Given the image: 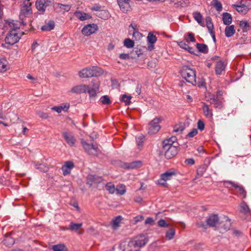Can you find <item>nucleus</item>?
Returning <instances> with one entry per match:
<instances>
[{"instance_id": "obj_64", "label": "nucleus", "mask_w": 251, "mask_h": 251, "mask_svg": "<svg viewBox=\"0 0 251 251\" xmlns=\"http://www.w3.org/2000/svg\"><path fill=\"white\" fill-rule=\"evenodd\" d=\"M185 163L187 165H192L195 164V160L193 158H188L185 160Z\"/></svg>"}, {"instance_id": "obj_12", "label": "nucleus", "mask_w": 251, "mask_h": 251, "mask_svg": "<svg viewBox=\"0 0 251 251\" xmlns=\"http://www.w3.org/2000/svg\"><path fill=\"white\" fill-rule=\"evenodd\" d=\"M98 29V26L95 24H89L85 25L82 29V33L85 36H89L94 33Z\"/></svg>"}, {"instance_id": "obj_40", "label": "nucleus", "mask_w": 251, "mask_h": 251, "mask_svg": "<svg viewBox=\"0 0 251 251\" xmlns=\"http://www.w3.org/2000/svg\"><path fill=\"white\" fill-rule=\"evenodd\" d=\"M232 6L235 8L239 13L241 14H245L247 13L246 9L244 4H242L241 5L234 4L232 5Z\"/></svg>"}, {"instance_id": "obj_10", "label": "nucleus", "mask_w": 251, "mask_h": 251, "mask_svg": "<svg viewBox=\"0 0 251 251\" xmlns=\"http://www.w3.org/2000/svg\"><path fill=\"white\" fill-rule=\"evenodd\" d=\"M62 134L64 139L70 146H75L76 142V139L72 132L65 131L62 132Z\"/></svg>"}, {"instance_id": "obj_61", "label": "nucleus", "mask_w": 251, "mask_h": 251, "mask_svg": "<svg viewBox=\"0 0 251 251\" xmlns=\"http://www.w3.org/2000/svg\"><path fill=\"white\" fill-rule=\"evenodd\" d=\"M129 26L132 27V28L135 31L133 32V36H135L136 34H137V35L141 34L139 32L137 31L138 29V26L137 25L131 24Z\"/></svg>"}, {"instance_id": "obj_59", "label": "nucleus", "mask_w": 251, "mask_h": 251, "mask_svg": "<svg viewBox=\"0 0 251 251\" xmlns=\"http://www.w3.org/2000/svg\"><path fill=\"white\" fill-rule=\"evenodd\" d=\"M37 114L39 116L40 118L42 119H47L49 117L48 114L45 112L38 111L37 112Z\"/></svg>"}, {"instance_id": "obj_60", "label": "nucleus", "mask_w": 251, "mask_h": 251, "mask_svg": "<svg viewBox=\"0 0 251 251\" xmlns=\"http://www.w3.org/2000/svg\"><path fill=\"white\" fill-rule=\"evenodd\" d=\"M198 133V130L196 128H194L192 129L191 131H190L188 134L186 135V138H192L196 135Z\"/></svg>"}, {"instance_id": "obj_56", "label": "nucleus", "mask_w": 251, "mask_h": 251, "mask_svg": "<svg viewBox=\"0 0 251 251\" xmlns=\"http://www.w3.org/2000/svg\"><path fill=\"white\" fill-rule=\"evenodd\" d=\"M36 168L41 172H47L48 171V167L43 164H39L36 165Z\"/></svg>"}, {"instance_id": "obj_14", "label": "nucleus", "mask_w": 251, "mask_h": 251, "mask_svg": "<svg viewBox=\"0 0 251 251\" xmlns=\"http://www.w3.org/2000/svg\"><path fill=\"white\" fill-rule=\"evenodd\" d=\"M71 7L70 5L62 4L60 3H56L53 5L54 10L57 13L68 12L70 10Z\"/></svg>"}, {"instance_id": "obj_48", "label": "nucleus", "mask_w": 251, "mask_h": 251, "mask_svg": "<svg viewBox=\"0 0 251 251\" xmlns=\"http://www.w3.org/2000/svg\"><path fill=\"white\" fill-rule=\"evenodd\" d=\"M100 101L101 103L105 105H109L111 103L109 97L107 95L102 96L100 99Z\"/></svg>"}, {"instance_id": "obj_1", "label": "nucleus", "mask_w": 251, "mask_h": 251, "mask_svg": "<svg viewBox=\"0 0 251 251\" xmlns=\"http://www.w3.org/2000/svg\"><path fill=\"white\" fill-rule=\"evenodd\" d=\"M180 74L187 82L195 85L196 83V75L195 70L187 66H184L180 71Z\"/></svg>"}, {"instance_id": "obj_53", "label": "nucleus", "mask_w": 251, "mask_h": 251, "mask_svg": "<svg viewBox=\"0 0 251 251\" xmlns=\"http://www.w3.org/2000/svg\"><path fill=\"white\" fill-rule=\"evenodd\" d=\"M213 5L216 10L220 12L222 10V5L221 2L218 0H213Z\"/></svg>"}, {"instance_id": "obj_35", "label": "nucleus", "mask_w": 251, "mask_h": 251, "mask_svg": "<svg viewBox=\"0 0 251 251\" xmlns=\"http://www.w3.org/2000/svg\"><path fill=\"white\" fill-rule=\"evenodd\" d=\"M82 225V223H71L69 228H66L67 230H71L72 231H78Z\"/></svg>"}, {"instance_id": "obj_19", "label": "nucleus", "mask_w": 251, "mask_h": 251, "mask_svg": "<svg viewBox=\"0 0 251 251\" xmlns=\"http://www.w3.org/2000/svg\"><path fill=\"white\" fill-rule=\"evenodd\" d=\"M70 107L69 103H63L59 106L52 107L51 109L52 110L60 113L62 111L67 112Z\"/></svg>"}, {"instance_id": "obj_30", "label": "nucleus", "mask_w": 251, "mask_h": 251, "mask_svg": "<svg viewBox=\"0 0 251 251\" xmlns=\"http://www.w3.org/2000/svg\"><path fill=\"white\" fill-rule=\"evenodd\" d=\"M53 251H68V249L64 244H59L53 245L51 248Z\"/></svg>"}, {"instance_id": "obj_24", "label": "nucleus", "mask_w": 251, "mask_h": 251, "mask_svg": "<svg viewBox=\"0 0 251 251\" xmlns=\"http://www.w3.org/2000/svg\"><path fill=\"white\" fill-rule=\"evenodd\" d=\"M226 64L222 60L217 61L215 67V72L217 75H221L223 71L225 70Z\"/></svg>"}, {"instance_id": "obj_3", "label": "nucleus", "mask_w": 251, "mask_h": 251, "mask_svg": "<svg viewBox=\"0 0 251 251\" xmlns=\"http://www.w3.org/2000/svg\"><path fill=\"white\" fill-rule=\"evenodd\" d=\"M162 150L167 159L173 158L179 151L177 146L168 144H162Z\"/></svg>"}, {"instance_id": "obj_20", "label": "nucleus", "mask_w": 251, "mask_h": 251, "mask_svg": "<svg viewBox=\"0 0 251 251\" xmlns=\"http://www.w3.org/2000/svg\"><path fill=\"white\" fill-rule=\"evenodd\" d=\"M88 90V85H78L73 87L71 89V92L75 94H81L86 93Z\"/></svg>"}, {"instance_id": "obj_57", "label": "nucleus", "mask_w": 251, "mask_h": 251, "mask_svg": "<svg viewBox=\"0 0 251 251\" xmlns=\"http://www.w3.org/2000/svg\"><path fill=\"white\" fill-rule=\"evenodd\" d=\"M184 129V126L183 125H176L174 127L173 131L175 132L181 133Z\"/></svg>"}, {"instance_id": "obj_49", "label": "nucleus", "mask_w": 251, "mask_h": 251, "mask_svg": "<svg viewBox=\"0 0 251 251\" xmlns=\"http://www.w3.org/2000/svg\"><path fill=\"white\" fill-rule=\"evenodd\" d=\"M194 18L199 23L201 24L202 22V16L201 14L199 12H195L193 13Z\"/></svg>"}, {"instance_id": "obj_4", "label": "nucleus", "mask_w": 251, "mask_h": 251, "mask_svg": "<svg viewBox=\"0 0 251 251\" xmlns=\"http://www.w3.org/2000/svg\"><path fill=\"white\" fill-rule=\"evenodd\" d=\"M176 175V172L175 170H168L161 175L160 178L157 180V184L164 187H168V184L166 181L171 180Z\"/></svg>"}, {"instance_id": "obj_58", "label": "nucleus", "mask_w": 251, "mask_h": 251, "mask_svg": "<svg viewBox=\"0 0 251 251\" xmlns=\"http://www.w3.org/2000/svg\"><path fill=\"white\" fill-rule=\"evenodd\" d=\"M144 138V136L142 135H139L136 137V142L139 147L142 146Z\"/></svg>"}, {"instance_id": "obj_43", "label": "nucleus", "mask_w": 251, "mask_h": 251, "mask_svg": "<svg viewBox=\"0 0 251 251\" xmlns=\"http://www.w3.org/2000/svg\"><path fill=\"white\" fill-rule=\"evenodd\" d=\"M184 39L187 43L196 42V39L194 36V34L192 32H188L187 33V36L185 37Z\"/></svg>"}, {"instance_id": "obj_11", "label": "nucleus", "mask_w": 251, "mask_h": 251, "mask_svg": "<svg viewBox=\"0 0 251 251\" xmlns=\"http://www.w3.org/2000/svg\"><path fill=\"white\" fill-rule=\"evenodd\" d=\"M92 83V86L90 87L88 85L87 92L89 93L90 97H95L99 90L100 83L99 80L94 79Z\"/></svg>"}, {"instance_id": "obj_55", "label": "nucleus", "mask_w": 251, "mask_h": 251, "mask_svg": "<svg viewBox=\"0 0 251 251\" xmlns=\"http://www.w3.org/2000/svg\"><path fill=\"white\" fill-rule=\"evenodd\" d=\"M159 226L161 227H168L170 226V224L167 223L166 221L163 219H160L157 222Z\"/></svg>"}, {"instance_id": "obj_8", "label": "nucleus", "mask_w": 251, "mask_h": 251, "mask_svg": "<svg viewBox=\"0 0 251 251\" xmlns=\"http://www.w3.org/2000/svg\"><path fill=\"white\" fill-rule=\"evenodd\" d=\"M161 122V119L159 118L153 119L148 125V133L150 134L156 133L160 129V126L159 124Z\"/></svg>"}, {"instance_id": "obj_27", "label": "nucleus", "mask_w": 251, "mask_h": 251, "mask_svg": "<svg viewBox=\"0 0 251 251\" xmlns=\"http://www.w3.org/2000/svg\"><path fill=\"white\" fill-rule=\"evenodd\" d=\"M202 109L204 114L206 118L208 119H211L212 118L213 114L212 110L209 109V106L207 104L203 103Z\"/></svg>"}, {"instance_id": "obj_18", "label": "nucleus", "mask_w": 251, "mask_h": 251, "mask_svg": "<svg viewBox=\"0 0 251 251\" xmlns=\"http://www.w3.org/2000/svg\"><path fill=\"white\" fill-rule=\"evenodd\" d=\"M130 0H117L120 9L124 13L127 12L130 9Z\"/></svg>"}, {"instance_id": "obj_6", "label": "nucleus", "mask_w": 251, "mask_h": 251, "mask_svg": "<svg viewBox=\"0 0 251 251\" xmlns=\"http://www.w3.org/2000/svg\"><path fill=\"white\" fill-rule=\"evenodd\" d=\"M35 5L40 14H43L48 8L54 5L53 0H37Z\"/></svg>"}, {"instance_id": "obj_39", "label": "nucleus", "mask_w": 251, "mask_h": 251, "mask_svg": "<svg viewBox=\"0 0 251 251\" xmlns=\"http://www.w3.org/2000/svg\"><path fill=\"white\" fill-rule=\"evenodd\" d=\"M116 191L118 194L124 195L126 192L125 186L123 184L118 185L116 188Z\"/></svg>"}, {"instance_id": "obj_51", "label": "nucleus", "mask_w": 251, "mask_h": 251, "mask_svg": "<svg viewBox=\"0 0 251 251\" xmlns=\"http://www.w3.org/2000/svg\"><path fill=\"white\" fill-rule=\"evenodd\" d=\"M141 165L142 162L140 161H133L129 163L127 168L134 169L140 167Z\"/></svg>"}, {"instance_id": "obj_45", "label": "nucleus", "mask_w": 251, "mask_h": 251, "mask_svg": "<svg viewBox=\"0 0 251 251\" xmlns=\"http://www.w3.org/2000/svg\"><path fill=\"white\" fill-rule=\"evenodd\" d=\"M206 26L209 33L214 31V26L210 18H207L206 19Z\"/></svg>"}, {"instance_id": "obj_54", "label": "nucleus", "mask_w": 251, "mask_h": 251, "mask_svg": "<svg viewBox=\"0 0 251 251\" xmlns=\"http://www.w3.org/2000/svg\"><path fill=\"white\" fill-rule=\"evenodd\" d=\"M237 192L238 193L239 195L242 198H245L246 197V192L244 189V188L240 186V187H238V189L236 190Z\"/></svg>"}, {"instance_id": "obj_21", "label": "nucleus", "mask_w": 251, "mask_h": 251, "mask_svg": "<svg viewBox=\"0 0 251 251\" xmlns=\"http://www.w3.org/2000/svg\"><path fill=\"white\" fill-rule=\"evenodd\" d=\"M91 68H85L78 72V75L81 78H88L93 76Z\"/></svg>"}, {"instance_id": "obj_25", "label": "nucleus", "mask_w": 251, "mask_h": 251, "mask_svg": "<svg viewBox=\"0 0 251 251\" xmlns=\"http://www.w3.org/2000/svg\"><path fill=\"white\" fill-rule=\"evenodd\" d=\"M177 44L181 48L184 49L191 53L194 54L195 49L192 47H190L185 42L180 41L177 42Z\"/></svg>"}, {"instance_id": "obj_2", "label": "nucleus", "mask_w": 251, "mask_h": 251, "mask_svg": "<svg viewBox=\"0 0 251 251\" xmlns=\"http://www.w3.org/2000/svg\"><path fill=\"white\" fill-rule=\"evenodd\" d=\"M9 25L13 28L7 34L5 38V41L6 44L13 45L19 40L21 36L18 33L16 29L19 28L18 26L16 25V24L11 22L9 24Z\"/></svg>"}, {"instance_id": "obj_26", "label": "nucleus", "mask_w": 251, "mask_h": 251, "mask_svg": "<svg viewBox=\"0 0 251 251\" xmlns=\"http://www.w3.org/2000/svg\"><path fill=\"white\" fill-rule=\"evenodd\" d=\"M225 35L227 37L232 36L235 33L234 25H231L227 26L225 28Z\"/></svg>"}, {"instance_id": "obj_41", "label": "nucleus", "mask_w": 251, "mask_h": 251, "mask_svg": "<svg viewBox=\"0 0 251 251\" xmlns=\"http://www.w3.org/2000/svg\"><path fill=\"white\" fill-rule=\"evenodd\" d=\"M105 188L110 194H114L116 192V188L112 182L107 183L105 185Z\"/></svg>"}, {"instance_id": "obj_29", "label": "nucleus", "mask_w": 251, "mask_h": 251, "mask_svg": "<svg viewBox=\"0 0 251 251\" xmlns=\"http://www.w3.org/2000/svg\"><path fill=\"white\" fill-rule=\"evenodd\" d=\"M8 63L7 61L4 58H0V72L3 73L7 71L8 69Z\"/></svg>"}, {"instance_id": "obj_63", "label": "nucleus", "mask_w": 251, "mask_h": 251, "mask_svg": "<svg viewBox=\"0 0 251 251\" xmlns=\"http://www.w3.org/2000/svg\"><path fill=\"white\" fill-rule=\"evenodd\" d=\"M145 223V224L153 225L154 224V220H153V218H151V217H148L146 219Z\"/></svg>"}, {"instance_id": "obj_16", "label": "nucleus", "mask_w": 251, "mask_h": 251, "mask_svg": "<svg viewBox=\"0 0 251 251\" xmlns=\"http://www.w3.org/2000/svg\"><path fill=\"white\" fill-rule=\"evenodd\" d=\"M134 242L136 244L138 248L140 249L141 247L144 246L148 242V238L144 235H140L133 239Z\"/></svg>"}, {"instance_id": "obj_44", "label": "nucleus", "mask_w": 251, "mask_h": 251, "mask_svg": "<svg viewBox=\"0 0 251 251\" xmlns=\"http://www.w3.org/2000/svg\"><path fill=\"white\" fill-rule=\"evenodd\" d=\"M239 25L243 31H247L250 28L249 24L247 21H241L240 22Z\"/></svg>"}, {"instance_id": "obj_38", "label": "nucleus", "mask_w": 251, "mask_h": 251, "mask_svg": "<svg viewBox=\"0 0 251 251\" xmlns=\"http://www.w3.org/2000/svg\"><path fill=\"white\" fill-rule=\"evenodd\" d=\"M210 103L214 105V107L217 108L221 109L223 107L222 102L215 98L211 99Z\"/></svg>"}, {"instance_id": "obj_9", "label": "nucleus", "mask_w": 251, "mask_h": 251, "mask_svg": "<svg viewBox=\"0 0 251 251\" xmlns=\"http://www.w3.org/2000/svg\"><path fill=\"white\" fill-rule=\"evenodd\" d=\"M231 226L230 220L228 217L224 215L220 218L218 224L219 228L227 231L230 229Z\"/></svg>"}, {"instance_id": "obj_47", "label": "nucleus", "mask_w": 251, "mask_h": 251, "mask_svg": "<svg viewBox=\"0 0 251 251\" xmlns=\"http://www.w3.org/2000/svg\"><path fill=\"white\" fill-rule=\"evenodd\" d=\"M176 141V138L175 136H172L171 138L164 140L162 144H168V145H173L175 143Z\"/></svg>"}, {"instance_id": "obj_42", "label": "nucleus", "mask_w": 251, "mask_h": 251, "mask_svg": "<svg viewBox=\"0 0 251 251\" xmlns=\"http://www.w3.org/2000/svg\"><path fill=\"white\" fill-rule=\"evenodd\" d=\"M131 96H127L126 94H124L122 96L121 98V101L124 102L126 105H129L131 102L130 100L131 99Z\"/></svg>"}, {"instance_id": "obj_22", "label": "nucleus", "mask_w": 251, "mask_h": 251, "mask_svg": "<svg viewBox=\"0 0 251 251\" xmlns=\"http://www.w3.org/2000/svg\"><path fill=\"white\" fill-rule=\"evenodd\" d=\"M102 180L101 177L97 176L96 175H89L87 177V183L90 185H92L93 184H98L100 183Z\"/></svg>"}, {"instance_id": "obj_23", "label": "nucleus", "mask_w": 251, "mask_h": 251, "mask_svg": "<svg viewBox=\"0 0 251 251\" xmlns=\"http://www.w3.org/2000/svg\"><path fill=\"white\" fill-rule=\"evenodd\" d=\"M136 244V243L134 242V241H133V240L129 241L127 245L125 247V248L123 250V251H139V249L138 248Z\"/></svg>"}, {"instance_id": "obj_52", "label": "nucleus", "mask_w": 251, "mask_h": 251, "mask_svg": "<svg viewBox=\"0 0 251 251\" xmlns=\"http://www.w3.org/2000/svg\"><path fill=\"white\" fill-rule=\"evenodd\" d=\"M206 165H203L201 166L200 167H199L198 168V169L197 170L198 176H201L203 175V173L206 171Z\"/></svg>"}, {"instance_id": "obj_28", "label": "nucleus", "mask_w": 251, "mask_h": 251, "mask_svg": "<svg viewBox=\"0 0 251 251\" xmlns=\"http://www.w3.org/2000/svg\"><path fill=\"white\" fill-rule=\"evenodd\" d=\"M14 242V238H12L10 235H5L3 240V244L9 247L12 246Z\"/></svg>"}, {"instance_id": "obj_5", "label": "nucleus", "mask_w": 251, "mask_h": 251, "mask_svg": "<svg viewBox=\"0 0 251 251\" xmlns=\"http://www.w3.org/2000/svg\"><path fill=\"white\" fill-rule=\"evenodd\" d=\"M30 0H25L22 5H21V11L20 14V19L23 21L24 17H28L32 14V9L31 8V3ZM23 25H25L22 21Z\"/></svg>"}, {"instance_id": "obj_62", "label": "nucleus", "mask_w": 251, "mask_h": 251, "mask_svg": "<svg viewBox=\"0 0 251 251\" xmlns=\"http://www.w3.org/2000/svg\"><path fill=\"white\" fill-rule=\"evenodd\" d=\"M198 127L201 131L203 130L204 128V124L203 122L201 120L199 121L198 123Z\"/></svg>"}, {"instance_id": "obj_34", "label": "nucleus", "mask_w": 251, "mask_h": 251, "mask_svg": "<svg viewBox=\"0 0 251 251\" xmlns=\"http://www.w3.org/2000/svg\"><path fill=\"white\" fill-rule=\"evenodd\" d=\"M92 74L93 73V76H100L103 74V70L98 66H92L91 67Z\"/></svg>"}, {"instance_id": "obj_7", "label": "nucleus", "mask_w": 251, "mask_h": 251, "mask_svg": "<svg viewBox=\"0 0 251 251\" xmlns=\"http://www.w3.org/2000/svg\"><path fill=\"white\" fill-rule=\"evenodd\" d=\"M81 144L85 151L89 155H98L100 152V151L97 145L88 144L84 140L81 141Z\"/></svg>"}, {"instance_id": "obj_33", "label": "nucleus", "mask_w": 251, "mask_h": 251, "mask_svg": "<svg viewBox=\"0 0 251 251\" xmlns=\"http://www.w3.org/2000/svg\"><path fill=\"white\" fill-rule=\"evenodd\" d=\"M196 47L201 52L207 53L208 52V47L204 44L197 43L196 44Z\"/></svg>"}, {"instance_id": "obj_17", "label": "nucleus", "mask_w": 251, "mask_h": 251, "mask_svg": "<svg viewBox=\"0 0 251 251\" xmlns=\"http://www.w3.org/2000/svg\"><path fill=\"white\" fill-rule=\"evenodd\" d=\"M74 167V164L73 162L68 161L65 162L62 166L61 170L64 176H67L71 173L72 169Z\"/></svg>"}, {"instance_id": "obj_15", "label": "nucleus", "mask_w": 251, "mask_h": 251, "mask_svg": "<svg viewBox=\"0 0 251 251\" xmlns=\"http://www.w3.org/2000/svg\"><path fill=\"white\" fill-rule=\"evenodd\" d=\"M148 47L147 49L148 50H152L154 48V44L157 41V38L155 35L150 32L147 36Z\"/></svg>"}, {"instance_id": "obj_32", "label": "nucleus", "mask_w": 251, "mask_h": 251, "mask_svg": "<svg viewBox=\"0 0 251 251\" xmlns=\"http://www.w3.org/2000/svg\"><path fill=\"white\" fill-rule=\"evenodd\" d=\"M223 21L225 25H229L232 22L231 15L228 13H224L223 14Z\"/></svg>"}, {"instance_id": "obj_31", "label": "nucleus", "mask_w": 251, "mask_h": 251, "mask_svg": "<svg viewBox=\"0 0 251 251\" xmlns=\"http://www.w3.org/2000/svg\"><path fill=\"white\" fill-rule=\"evenodd\" d=\"M54 27V22L53 21H50L48 23L41 26V30L43 31H50Z\"/></svg>"}, {"instance_id": "obj_46", "label": "nucleus", "mask_w": 251, "mask_h": 251, "mask_svg": "<svg viewBox=\"0 0 251 251\" xmlns=\"http://www.w3.org/2000/svg\"><path fill=\"white\" fill-rule=\"evenodd\" d=\"M241 212L244 214H247L250 212L249 206L245 202H243L240 205Z\"/></svg>"}, {"instance_id": "obj_50", "label": "nucleus", "mask_w": 251, "mask_h": 251, "mask_svg": "<svg viewBox=\"0 0 251 251\" xmlns=\"http://www.w3.org/2000/svg\"><path fill=\"white\" fill-rule=\"evenodd\" d=\"M124 46L127 48H132L134 45V41L130 39L129 38L126 39L124 40Z\"/></svg>"}, {"instance_id": "obj_37", "label": "nucleus", "mask_w": 251, "mask_h": 251, "mask_svg": "<svg viewBox=\"0 0 251 251\" xmlns=\"http://www.w3.org/2000/svg\"><path fill=\"white\" fill-rule=\"evenodd\" d=\"M175 233H176V230H175V228H170L166 232L165 237L169 240H172L174 237Z\"/></svg>"}, {"instance_id": "obj_36", "label": "nucleus", "mask_w": 251, "mask_h": 251, "mask_svg": "<svg viewBox=\"0 0 251 251\" xmlns=\"http://www.w3.org/2000/svg\"><path fill=\"white\" fill-rule=\"evenodd\" d=\"M122 219V216H118L112 220V227L113 229H116L119 226Z\"/></svg>"}, {"instance_id": "obj_13", "label": "nucleus", "mask_w": 251, "mask_h": 251, "mask_svg": "<svg viewBox=\"0 0 251 251\" xmlns=\"http://www.w3.org/2000/svg\"><path fill=\"white\" fill-rule=\"evenodd\" d=\"M220 218L217 214H212L209 215L206 219V222L210 227H215L219 224Z\"/></svg>"}]
</instances>
